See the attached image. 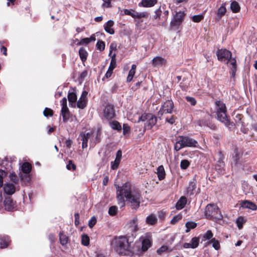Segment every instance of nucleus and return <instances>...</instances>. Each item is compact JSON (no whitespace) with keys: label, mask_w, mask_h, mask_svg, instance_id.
<instances>
[{"label":"nucleus","mask_w":257,"mask_h":257,"mask_svg":"<svg viewBox=\"0 0 257 257\" xmlns=\"http://www.w3.org/2000/svg\"><path fill=\"white\" fill-rule=\"evenodd\" d=\"M204 19V15L203 14L194 15L192 17V20L195 23L200 22Z\"/></svg>","instance_id":"nucleus-45"},{"label":"nucleus","mask_w":257,"mask_h":257,"mask_svg":"<svg viewBox=\"0 0 257 257\" xmlns=\"http://www.w3.org/2000/svg\"><path fill=\"white\" fill-rule=\"evenodd\" d=\"M135 18H141L147 17L148 16V14L146 12H137L136 13Z\"/></svg>","instance_id":"nucleus-51"},{"label":"nucleus","mask_w":257,"mask_h":257,"mask_svg":"<svg viewBox=\"0 0 257 257\" xmlns=\"http://www.w3.org/2000/svg\"><path fill=\"white\" fill-rule=\"evenodd\" d=\"M115 54H113V55L111 57L110 63L109 66L108 67V70L109 71L113 72L114 69L116 67V61L115 59Z\"/></svg>","instance_id":"nucleus-39"},{"label":"nucleus","mask_w":257,"mask_h":257,"mask_svg":"<svg viewBox=\"0 0 257 257\" xmlns=\"http://www.w3.org/2000/svg\"><path fill=\"white\" fill-rule=\"evenodd\" d=\"M130 131V127L126 124H123V134L125 135L127 134Z\"/></svg>","instance_id":"nucleus-60"},{"label":"nucleus","mask_w":257,"mask_h":257,"mask_svg":"<svg viewBox=\"0 0 257 257\" xmlns=\"http://www.w3.org/2000/svg\"><path fill=\"white\" fill-rule=\"evenodd\" d=\"M242 153L241 151L238 150L236 149L234 150L233 154V163L235 166L237 163L238 161L240 159L241 157L242 156Z\"/></svg>","instance_id":"nucleus-27"},{"label":"nucleus","mask_w":257,"mask_h":257,"mask_svg":"<svg viewBox=\"0 0 257 257\" xmlns=\"http://www.w3.org/2000/svg\"><path fill=\"white\" fill-rule=\"evenodd\" d=\"M167 60L160 56L154 57L152 61V64L154 67L159 68L166 64Z\"/></svg>","instance_id":"nucleus-13"},{"label":"nucleus","mask_w":257,"mask_h":257,"mask_svg":"<svg viewBox=\"0 0 257 257\" xmlns=\"http://www.w3.org/2000/svg\"><path fill=\"white\" fill-rule=\"evenodd\" d=\"M53 110L49 108L46 107L43 111V114L44 116L48 117V116H51L53 115Z\"/></svg>","instance_id":"nucleus-49"},{"label":"nucleus","mask_w":257,"mask_h":257,"mask_svg":"<svg viewBox=\"0 0 257 257\" xmlns=\"http://www.w3.org/2000/svg\"><path fill=\"white\" fill-rule=\"evenodd\" d=\"M109 125L113 130L120 131L121 129V125L116 120L110 121Z\"/></svg>","instance_id":"nucleus-35"},{"label":"nucleus","mask_w":257,"mask_h":257,"mask_svg":"<svg viewBox=\"0 0 257 257\" xmlns=\"http://www.w3.org/2000/svg\"><path fill=\"white\" fill-rule=\"evenodd\" d=\"M157 221V218L154 215H150L148 216L146 218V222L148 224L150 225L155 224Z\"/></svg>","instance_id":"nucleus-37"},{"label":"nucleus","mask_w":257,"mask_h":257,"mask_svg":"<svg viewBox=\"0 0 257 257\" xmlns=\"http://www.w3.org/2000/svg\"><path fill=\"white\" fill-rule=\"evenodd\" d=\"M196 181L195 179L190 181L188 187L186 189V193L188 195H192L196 192Z\"/></svg>","instance_id":"nucleus-17"},{"label":"nucleus","mask_w":257,"mask_h":257,"mask_svg":"<svg viewBox=\"0 0 257 257\" xmlns=\"http://www.w3.org/2000/svg\"><path fill=\"white\" fill-rule=\"evenodd\" d=\"M187 203V198L185 196H182L176 204V208L177 210L183 209Z\"/></svg>","instance_id":"nucleus-21"},{"label":"nucleus","mask_w":257,"mask_h":257,"mask_svg":"<svg viewBox=\"0 0 257 257\" xmlns=\"http://www.w3.org/2000/svg\"><path fill=\"white\" fill-rule=\"evenodd\" d=\"M93 133L90 132H82L80 133L79 137L82 141V147L83 149L87 147V143L89 140H91L92 136Z\"/></svg>","instance_id":"nucleus-11"},{"label":"nucleus","mask_w":257,"mask_h":257,"mask_svg":"<svg viewBox=\"0 0 257 257\" xmlns=\"http://www.w3.org/2000/svg\"><path fill=\"white\" fill-rule=\"evenodd\" d=\"M230 9L233 13H237L240 10V6L237 2L234 1L230 4Z\"/></svg>","instance_id":"nucleus-38"},{"label":"nucleus","mask_w":257,"mask_h":257,"mask_svg":"<svg viewBox=\"0 0 257 257\" xmlns=\"http://www.w3.org/2000/svg\"><path fill=\"white\" fill-rule=\"evenodd\" d=\"M161 14H162V11L160 9V8L157 9L156 11H155V15H154V18L155 19H157V20H159L160 19V16L161 15Z\"/></svg>","instance_id":"nucleus-57"},{"label":"nucleus","mask_w":257,"mask_h":257,"mask_svg":"<svg viewBox=\"0 0 257 257\" xmlns=\"http://www.w3.org/2000/svg\"><path fill=\"white\" fill-rule=\"evenodd\" d=\"M246 221L243 217L239 216L236 219V223L238 228L240 229L242 228L243 224Z\"/></svg>","instance_id":"nucleus-40"},{"label":"nucleus","mask_w":257,"mask_h":257,"mask_svg":"<svg viewBox=\"0 0 257 257\" xmlns=\"http://www.w3.org/2000/svg\"><path fill=\"white\" fill-rule=\"evenodd\" d=\"M4 204L5 207V209L8 211H11L13 210L14 208V204L12 200L10 198H6L4 202Z\"/></svg>","instance_id":"nucleus-23"},{"label":"nucleus","mask_w":257,"mask_h":257,"mask_svg":"<svg viewBox=\"0 0 257 257\" xmlns=\"http://www.w3.org/2000/svg\"><path fill=\"white\" fill-rule=\"evenodd\" d=\"M96 47L97 50H99L100 51H102L105 49V43L103 41L99 40L96 45Z\"/></svg>","instance_id":"nucleus-43"},{"label":"nucleus","mask_w":257,"mask_h":257,"mask_svg":"<svg viewBox=\"0 0 257 257\" xmlns=\"http://www.w3.org/2000/svg\"><path fill=\"white\" fill-rule=\"evenodd\" d=\"M182 216L181 214H178L173 217L171 220L170 222L172 224H175L180 220L182 219Z\"/></svg>","instance_id":"nucleus-48"},{"label":"nucleus","mask_w":257,"mask_h":257,"mask_svg":"<svg viewBox=\"0 0 257 257\" xmlns=\"http://www.w3.org/2000/svg\"><path fill=\"white\" fill-rule=\"evenodd\" d=\"M122 157V152L121 150H118L116 152V157L115 160L111 162V168L112 170H115L117 169L120 164Z\"/></svg>","instance_id":"nucleus-15"},{"label":"nucleus","mask_w":257,"mask_h":257,"mask_svg":"<svg viewBox=\"0 0 257 257\" xmlns=\"http://www.w3.org/2000/svg\"><path fill=\"white\" fill-rule=\"evenodd\" d=\"M68 99L69 102L71 103L72 105L73 104H75V102L77 100L76 94L74 92H69L68 94Z\"/></svg>","instance_id":"nucleus-30"},{"label":"nucleus","mask_w":257,"mask_h":257,"mask_svg":"<svg viewBox=\"0 0 257 257\" xmlns=\"http://www.w3.org/2000/svg\"><path fill=\"white\" fill-rule=\"evenodd\" d=\"M117 212V208L115 206H111L108 210V213L110 215H114Z\"/></svg>","instance_id":"nucleus-50"},{"label":"nucleus","mask_w":257,"mask_h":257,"mask_svg":"<svg viewBox=\"0 0 257 257\" xmlns=\"http://www.w3.org/2000/svg\"><path fill=\"white\" fill-rule=\"evenodd\" d=\"M224 162L221 160H219L217 162V163L216 164L215 166V169L220 174H223L224 173Z\"/></svg>","instance_id":"nucleus-28"},{"label":"nucleus","mask_w":257,"mask_h":257,"mask_svg":"<svg viewBox=\"0 0 257 257\" xmlns=\"http://www.w3.org/2000/svg\"><path fill=\"white\" fill-rule=\"evenodd\" d=\"M110 247L112 250L119 255L132 256L133 254L131 242L125 236L114 237L111 241Z\"/></svg>","instance_id":"nucleus-2"},{"label":"nucleus","mask_w":257,"mask_h":257,"mask_svg":"<svg viewBox=\"0 0 257 257\" xmlns=\"http://www.w3.org/2000/svg\"><path fill=\"white\" fill-rule=\"evenodd\" d=\"M101 132L100 130H98L94 135V137H92L91 140H90V146L92 147L94 146L97 143L100 142L101 140L100 138Z\"/></svg>","instance_id":"nucleus-22"},{"label":"nucleus","mask_w":257,"mask_h":257,"mask_svg":"<svg viewBox=\"0 0 257 257\" xmlns=\"http://www.w3.org/2000/svg\"><path fill=\"white\" fill-rule=\"evenodd\" d=\"M186 99L188 102H190L192 105H195L196 103V101L195 98L192 97L186 96Z\"/></svg>","instance_id":"nucleus-55"},{"label":"nucleus","mask_w":257,"mask_h":257,"mask_svg":"<svg viewBox=\"0 0 257 257\" xmlns=\"http://www.w3.org/2000/svg\"><path fill=\"white\" fill-rule=\"evenodd\" d=\"M61 115L63 117V120L64 122L66 121L69 118V112L68 108H62Z\"/></svg>","instance_id":"nucleus-31"},{"label":"nucleus","mask_w":257,"mask_h":257,"mask_svg":"<svg viewBox=\"0 0 257 257\" xmlns=\"http://www.w3.org/2000/svg\"><path fill=\"white\" fill-rule=\"evenodd\" d=\"M89 40L88 38H85L81 39L79 42L80 45L88 44L89 43Z\"/></svg>","instance_id":"nucleus-61"},{"label":"nucleus","mask_w":257,"mask_h":257,"mask_svg":"<svg viewBox=\"0 0 257 257\" xmlns=\"http://www.w3.org/2000/svg\"><path fill=\"white\" fill-rule=\"evenodd\" d=\"M186 227V232H189L191 229H194L197 226V223L193 221H187L185 224Z\"/></svg>","instance_id":"nucleus-36"},{"label":"nucleus","mask_w":257,"mask_h":257,"mask_svg":"<svg viewBox=\"0 0 257 257\" xmlns=\"http://www.w3.org/2000/svg\"><path fill=\"white\" fill-rule=\"evenodd\" d=\"M213 234L210 230H207L203 235V238L204 240H210L212 238Z\"/></svg>","instance_id":"nucleus-42"},{"label":"nucleus","mask_w":257,"mask_h":257,"mask_svg":"<svg viewBox=\"0 0 257 257\" xmlns=\"http://www.w3.org/2000/svg\"><path fill=\"white\" fill-rule=\"evenodd\" d=\"M216 55L218 60L225 63H228V59L231 57V52L226 49L218 50L216 52Z\"/></svg>","instance_id":"nucleus-9"},{"label":"nucleus","mask_w":257,"mask_h":257,"mask_svg":"<svg viewBox=\"0 0 257 257\" xmlns=\"http://www.w3.org/2000/svg\"><path fill=\"white\" fill-rule=\"evenodd\" d=\"M157 174L158 175V179L160 181L165 179L166 176V173L163 165H160L158 167L157 169Z\"/></svg>","instance_id":"nucleus-24"},{"label":"nucleus","mask_w":257,"mask_h":257,"mask_svg":"<svg viewBox=\"0 0 257 257\" xmlns=\"http://www.w3.org/2000/svg\"><path fill=\"white\" fill-rule=\"evenodd\" d=\"M89 237L87 235H83L81 237L82 244L85 246H87L89 244Z\"/></svg>","instance_id":"nucleus-44"},{"label":"nucleus","mask_w":257,"mask_h":257,"mask_svg":"<svg viewBox=\"0 0 257 257\" xmlns=\"http://www.w3.org/2000/svg\"><path fill=\"white\" fill-rule=\"evenodd\" d=\"M32 169V167L30 164L27 162L24 163L22 166V171L25 173H29Z\"/></svg>","instance_id":"nucleus-34"},{"label":"nucleus","mask_w":257,"mask_h":257,"mask_svg":"<svg viewBox=\"0 0 257 257\" xmlns=\"http://www.w3.org/2000/svg\"><path fill=\"white\" fill-rule=\"evenodd\" d=\"M199 242V238L197 237H193L190 242H186L183 244L184 248H196L198 247Z\"/></svg>","instance_id":"nucleus-14"},{"label":"nucleus","mask_w":257,"mask_h":257,"mask_svg":"<svg viewBox=\"0 0 257 257\" xmlns=\"http://www.w3.org/2000/svg\"><path fill=\"white\" fill-rule=\"evenodd\" d=\"M176 118L172 116L170 118H166V121L171 124H173L175 122Z\"/></svg>","instance_id":"nucleus-63"},{"label":"nucleus","mask_w":257,"mask_h":257,"mask_svg":"<svg viewBox=\"0 0 257 257\" xmlns=\"http://www.w3.org/2000/svg\"><path fill=\"white\" fill-rule=\"evenodd\" d=\"M79 56L82 62H85L87 57L88 53L85 49L83 48H80L79 50Z\"/></svg>","instance_id":"nucleus-32"},{"label":"nucleus","mask_w":257,"mask_h":257,"mask_svg":"<svg viewBox=\"0 0 257 257\" xmlns=\"http://www.w3.org/2000/svg\"><path fill=\"white\" fill-rule=\"evenodd\" d=\"M5 192L8 195H12L16 191V187L13 183H6L4 187Z\"/></svg>","instance_id":"nucleus-19"},{"label":"nucleus","mask_w":257,"mask_h":257,"mask_svg":"<svg viewBox=\"0 0 257 257\" xmlns=\"http://www.w3.org/2000/svg\"><path fill=\"white\" fill-rule=\"evenodd\" d=\"M190 165V162L187 160H182L180 163V167L183 170L186 169Z\"/></svg>","instance_id":"nucleus-46"},{"label":"nucleus","mask_w":257,"mask_h":257,"mask_svg":"<svg viewBox=\"0 0 257 257\" xmlns=\"http://www.w3.org/2000/svg\"><path fill=\"white\" fill-rule=\"evenodd\" d=\"M215 109L217 119L224 123L228 128H231L234 124L227 118L225 104L220 100L216 101L215 103Z\"/></svg>","instance_id":"nucleus-3"},{"label":"nucleus","mask_w":257,"mask_h":257,"mask_svg":"<svg viewBox=\"0 0 257 257\" xmlns=\"http://www.w3.org/2000/svg\"><path fill=\"white\" fill-rule=\"evenodd\" d=\"M226 8L224 6H221L218 10L217 15L218 17H222L226 13Z\"/></svg>","instance_id":"nucleus-47"},{"label":"nucleus","mask_w":257,"mask_h":257,"mask_svg":"<svg viewBox=\"0 0 257 257\" xmlns=\"http://www.w3.org/2000/svg\"><path fill=\"white\" fill-rule=\"evenodd\" d=\"M157 3V0H142V5L144 7H151Z\"/></svg>","instance_id":"nucleus-29"},{"label":"nucleus","mask_w":257,"mask_h":257,"mask_svg":"<svg viewBox=\"0 0 257 257\" xmlns=\"http://www.w3.org/2000/svg\"><path fill=\"white\" fill-rule=\"evenodd\" d=\"M168 247L166 245H163L160 247L157 251V253L159 254H161L163 252L167 250Z\"/></svg>","instance_id":"nucleus-56"},{"label":"nucleus","mask_w":257,"mask_h":257,"mask_svg":"<svg viewBox=\"0 0 257 257\" xmlns=\"http://www.w3.org/2000/svg\"><path fill=\"white\" fill-rule=\"evenodd\" d=\"M10 243L9 238L7 236H0V248L7 247Z\"/></svg>","instance_id":"nucleus-26"},{"label":"nucleus","mask_w":257,"mask_h":257,"mask_svg":"<svg viewBox=\"0 0 257 257\" xmlns=\"http://www.w3.org/2000/svg\"><path fill=\"white\" fill-rule=\"evenodd\" d=\"M136 72L134 70H130L128 76L127 77L126 81L127 82H130L132 80L133 77L135 74Z\"/></svg>","instance_id":"nucleus-52"},{"label":"nucleus","mask_w":257,"mask_h":257,"mask_svg":"<svg viewBox=\"0 0 257 257\" xmlns=\"http://www.w3.org/2000/svg\"><path fill=\"white\" fill-rule=\"evenodd\" d=\"M240 206L243 208H248L252 210H255L257 209L256 205L254 203L248 200L242 201Z\"/></svg>","instance_id":"nucleus-18"},{"label":"nucleus","mask_w":257,"mask_h":257,"mask_svg":"<svg viewBox=\"0 0 257 257\" xmlns=\"http://www.w3.org/2000/svg\"><path fill=\"white\" fill-rule=\"evenodd\" d=\"M204 213L207 219L213 221L221 220L223 218L219 208L216 205L214 204H208L206 206Z\"/></svg>","instance_id":"nucleus-5"},{"label":"nucleus","mask_w":257,"mask_h":257,"mask_svg":"<svg viewBox=\"0 0 257 257\" xmlns=\"http://www.w3.org/2000/svg\"><path fill=\"white\" fill-rule=\"evenodd\" d=\"M212 244V246L216 250H218L220 248V244L219 241L215 238H212L210 241L207 242V245Z\"/></svg>","instance_id":"nucleus-33"},{"label":"nucleus","mask_w":257,"mask_h":257,"mask_svg":"<svg viewBox=\"0 0 257 257\" xmlns=\"http://www.w3.org/2000/svg\"><path fill=\"white\" fill-rule=\"evenodd\" d=\"M104 117L106 119H111L115 116L114 107L111 105H107L103 111Z\"/></svg>","instance_id":"nucleus-12"},{"label":"nucleus","mask_w":257,"mask_h":257,"mask_svg":"<svg viewBox=\"0 0 257 257\" xmlns=\"http://www.w3.org/2000/svg\"><path fill=\"white\" fill-rule=\"evenodd\" d=\"M116 188L118 204L120 207L125 205L124 197L133 208L137 209L140 206L142 198L141 195L137 190L132 189L130 183H125L121 187L118 186Z\"/></svg>","instance_id":"nucleus-1"},{"label":"nucleus","mask_w":257,"mask_h":257,"mask_svg":"<svg viewBox=\"0 0 257 257\" xmlns=\"http://www.w3.org/2000/svg\"><path fill=\"white\" fill-rule=\"evenodd\" d=\"M114 25V22L112 20H109L107 22V23L104 25V28L105 31L110 34H113L114 31L113 29L111 28L112 26Z\"/></svg>","instance_id":"nucleus-25"},{"label":"nucleus","mask_w":257,"mask_h":257,"mask_svg":"<svg viewBox=\"0 0 257 257\" xmlns=\"http://www.w3.org/2000/svg\"><path fill=\"white\" fill-rule=\"evenodd\" d=\"M144 121L145 130L151 129L157 122V118L151 113L144 114L139 118L138 122Z\"/></svg>","instance_id":"nucleus-7"},{"label":"nucleus","mask_w":257,"mask_h":257,"mask_svg":"<svg viewBox=\"0 0 257 257\" xmlns=\"http://www.w3.org/2000/svg\"><path fill=\"white\" fill-rule=\"evenodd\" d=\"M87 93L86 91H83L82 92L81 96L77 103V105L78 108L83 109L86 106Z\"/></svg>","instance_id":"nucleus-16"},{"label":"nucleus","mask_w":257,"mask_h":257,"mask_svg":"<svg viewBox=\"0 0 257 257\" xmlns=\"http://www.w3.org/2000/svg\"><path fill=\"white\" fill-rule=\"evenodd\" d=\"M62 108H68L67 106V99L64 97L61 101Z\"/></svg>","instance_id":"nucleus-62"},{"label":"nucleus","mask_w":257,"mask_h":257,"mask_svg":"<svg viewBox=\"0 0 257 257\" xmlns=\"http://www.w3.org/2000/svg\"><path fill=\"white\" fill-rule=\"evenodd\" d=\"M184 16V13L181 11L176 13L170 23L171 27L172 28L176 27L178 28L182 23Z\"/></svg>","instance_id":"nucleus-10"},{"label":"nucleus","mask_w":257,"mask_h":257,"mask_svg":"<svg viewBox=\"0 0 257 257\" xmlns=\"http://www.w3.org/2000/svg\"><path fill=\"white\" fill-rule=\"evenodd\" d=\"M103 1V3L102 4V7H106V8H111V0H102Z\"/></svg>","instance_id":"nucleus-58"},{"label":"nucleus","mask_w":257,"mask_h":257,"mask_svg":"<svg viewBox=\"0 0 257 257\" xmlns=\"http://www.w3.org/2000/svg\"><path fill=\"white\" fill-rule=\"evenodd\" d=\"M124 14L126 15H128V16H132L133 18H135V16H136V12L134 11H133V10H127V9H125L124 11Z\"/></svg>","instance_id":"nucleus-53"},{"label":"nucleus","mask_w":257,"mask_h":257,"mask_svg":"<svg viewBox=\"0 0 257 257\" xmlns=\"http://www.w3.org/2000/svg\"><path fill=\"white\" fill-rule=\"evenodd\" d=\"M174 107L173 102L171 100L166 101L162 105L161 108L158 112V115L162 116L164 113H172Z\"/></svg>","instance_id":"nucleus-8"},{"label":"nucleus","mask_w":257,"mask_h":257,"mask_svg":"<svg viewBox=\"0 0 257 257\" xmlns=\"http://www.w3.org/2000/svg\"><path fill=\"white\" fill-rule=\"evenodd\" d=\"M59 239L61 244L64 245L67 243L68 237L63 232H60Z\"/></svg>","instance_id":"nucleus-41"},{"label":"nucleus","mask_w":257,"mask_h":257,"mask_svg":"<svg viewBox=\"0 0 257 257\" xmlns=\"http://www.w3.org/2000/svg\"><path fill=\"white\" fill-rule=\"evenodd\" d=\"M198 142L192 138L186 136H179L175 144L174 149L179 151L185 147H197Z\"/></svg>","instance_id":"nucleus-4"},{"label":"nucleus","mask_w":257,"mask_h":257,"mask_svg":"<svg viewBox=\"0 0 257 257\" xmlns=\"http://www.w3.org/2000/svg\"><path fill=\"white\" fill-rule=\"evenodd\" d=\"M139 242L141 245L140 251L142 253L145 252L152 245L153 239L152 235L148 233L142 235L139 238Z\"/></svg>","instance_id":"nucleus-6"},{"label":"nucleus","mask_w":257,"mask_h":257,"mask_svg":"<svg viewBox=\"0 0 257 257\" xmlns=\"http://www.w3.org/2000/svg\"><path fill=\"white\" fill-rule=\"evenodd\" d=\"M72 144V141L70 140H67L65 141V145L67 148H69L71 146Z\"/></svg>","instance_id":"nucleus-64"},{"label":"nucleus","mask_w":257,"mask_h":257,"mask_svg":"<svg viewBox=\"0 0 257 257\" xmlns=\"http://www.w3.org/2000/svg\"><path fill=\"white\" fill-rule=\"evenodd\" d=\"M226 64H228L229 66L230 67L231 69V73L232 74V76L234 77L235 74V72L236 70V60L234 58H229L228 59V62L226 63Z\"/></svg>","instance_id":"nucleus-20"},{"label":"nucleus","mask_w":257,"mask_h":257,"mask_svg":"<svg viewBox=\"0 0 257 257\" xmlns=\"http://www.w3.org/2000/svg\"><path fill=\"white\" fill-rule=\"evenodd\" d=\"M96 223V219L94 216H92L88 222V225L90 228H92Z\"/></svg>","instance_id":"nucleus-54"},{"label":"nucleus","mask_w":257,"mask_h":257,"mask_svg":"<svg viewBox=\"0 0 257 257\" xmlns=\"http://www.w3.org/2000/svg\"><path fill=\"white\" fill-rule=\"evenodd\" d=\"M66 167L68 170H75L76 166L73 164L71 161L69 162V163L67 165Z\"/></svg>","instance_id":"nucleus-59"}]
</instances>
